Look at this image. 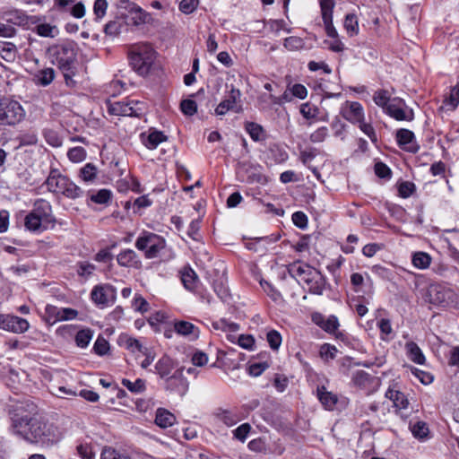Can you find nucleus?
Here are the masks:
<instances>
[{"mask_svg":"<svg viewBox=\"0 0 459 459\" xmlns=\"http://www.w3.org/2000/svg\"><path fill=\"white\" fill-rule=\"evenodd\" d=\"M371 377L364 370H357L352 374L351 380L355 385L366 386Z\"/></svg>","mask_w":459,"mask_h":459,"instance_id":"49","label":"nucleus"},{"mask_svg":"<svg viewBox=\"0 0 459 459\" xmlns=\"http://www.w3.org/2000/svg\"><path fill=\"white\" fill-rule=\"evenodd\" d=\"M347 33L350 36H355L359 33V22L358 18L353 13H348L344 19L343 24Z\"/></svg>","mask_w":459,"mask_h":459,"instance_id":"39","label":"nucleus"},{"mask_svg":"<svg viewBox=\"0 0 459 459\" xmlns=\"http://www.w3.org/2000/svg\"><path fill=\"white\" fill-rule=\"evenodd\" d=\"M373 100L376 103V105L383 108V109L385 110L387 106L391 102L392 99L387 91L379 90L374 93Z\"/></svg>","mask_w":459,"mask_h":459,"instance_id":"43","label":"nucleus"},{"mask_svg":"<svg viewBox=\"0 0 459 459\" xmlns=\"http://www.w3.org/2000/svg\"><path fill=\"white\" fill-rule=\"evenodd\" d=\"M426 300L430 304L449 307L457 305V294L450 287L433 283L430 284L426 292Z\"/></svg>","mask_w":459,"mask_h":459,"instance_id":"5","label":"nucleus"},{"mask_svg":"<svg viewBox=\"0 0 459 459\" xmlns=\"http://www.w3.org/2000/svg\"><path fill=\"white\" fill-rule=\"evenodd\" d=\"M121 383L125 387H126L131 393L134 394H141L146 388L145 381L141 378H138L134 382L129 379L123 378Z\"/></svg>","mask_w":459,"mask_h":459,"instance_id":"41","label":"nucleus"},{"mask_svg":"<svg viewBox=\"0 0 459 459\" xmlns=\"http://www.w3.org/2000/svg\"><path fill=\"white\" fill-rule=\"evenodd\" d=\"M431 261V256L426 252L419 251L412 255V264L418 269L425 270L429 268Z\"/></svg>","mask_w":459,"mask_h":459,"instance_id":"33","label":"nucleus"},{"mask_svg":"<svg viewBox=\"0 0 459 459\" xmlns=\"http://www.w3.org/2000/svg\"><path fill=\"white\" fill-rule=\"evenodd\" d=\"M218 418L226 426L231 427L239 421V417L237 412L232 411L224 410L218 413Z\"/></svg>","mask_w":459,"mask_h":459,"instance_id":"42","label":"nucleus"},{"mask_svg":"<svg viewBox=\"0 0 459 459\" xmlns=\"http://www.w3.org/2000/svg\"><path fill=\"white\" fill-rule=\"evenodd\" d=\"M140 137L143 144L150 150L156 149L160 143L166 142L168 139L161 131L158 130H150L148 133H142Z\"/></svg>","mask_w":459,"mask_h":459,"instance_id":"20","label":"nucleus"},{"mask_svg":"<svg viewBox=\"0 0 459 459\" xmlns=\"http://www.w3.org/2000/svg\"><path fill=\"white\" fill-rule=\"evenodd\" d=\"M322 19H332L333 11L335 5L334 0H319Z\"/></svg>","mask_w":459,"mask_h":459,"instance_id":"47","label":"nucleus"},{"mask_svg":"<svg viewBox=\"0 0 459 459\" xmlns=\"http://www.w3.org/2000/svg\"><path fill=\"white\" fill-rule=\"evenodd\" d=\"M241 92L238 89L231 85L230 90L225 96V99L215 108V114L217 116H223L228 111L232 110L237 113L241 111V107H238V103L240 101Z\"/></svg>","mask_w":459,"mask_h":459,"instance_id":"10","label":"nucleus"},{"mask_svg":"<svg viewBox=\"0 0 459 459\" xmlns=\"http://www.w3.org/2000/svg\"><path fill=\"white\" fill-rule=\"evenodd\" d=\"M117 343L120 347L125 348L131 353L139 356L146 355L148 353V348L143 343L129 334L122 333L117 339Z\"/></svg>","mask_w":459,"mask_h":459,"instance_id":"14","label":"nucleus"},{"mask_svg":"<svg viewBox=\"0 0 459 459\" xmlns=\"http://www.w3.org/2000/svg\"><path fill=\"white\" fill-rule=\"evenodd\" d=\"M135 247L144 251L146 258H154L165 247V240L160 235L152 232H143L135 241Z\"/></svg>","mask_w":459,"mask_h":459,"instance_id":"6","label":"nucleus"},{"mask_svg":"<svg viewBox=\"0 0 459 459\" xmlns=\"http://www.w3.org/2000/svg\"><path fill=\"white\" fill-rule=\"evenodd\" d=\"M55 56L56 65L65 71L70 69L71 65L75 59V53L74 48L68 46L59 47L56 49Z\"/></svg>","mask_w":459,"mask_h":459,"instance_id":"17","label":"nucleus"},{"mask_svg":"<svg viewBox=\"0 0 459 459\" xmlns=\"http://www.w3.org/2000/svg\"><path fill=\"white\" fill-rule=\"evenodd\" d=\"M108 8L107 0H96L93 5V13L95 15L96 21L102 19Z\"/></svg>","mask_w":459,"mask_h":459,"instance_id":"57","label":"nucleus"},{"mask_svg":"<svg viewBox=\"0 0 459 459\" xmlns=\"http://www.w3.org/2000/svg\"><path fill=\"white\" fill-rule=\"evenodd\" d=\"M105 117L101 114L99 117L88 118V126L93 128L95 134L98 136L100 143H102L103 137L106 135L105 128L103 127Z\"/></svg>","mask_w":459,"mask_h":459,"instance_id":"34","label":"nucleus"},{"mask_svg":"<svg viewBox=\"0 0 459 459\" xmlns=\"http://www.w3.org/2000/svg\"><path fill=\"white\" fill-rule=\"evenodd\" d=\"M339 325L338 318L332 315L325 318L322 329L329 333H333L338 329Z\"/></svg>","mask_w":459,"mask_h":459,"instance_id":"61","label":"nucleus"},{"mask_svg":"<svg viewBox=\"0 0 459 459\" xmlns=\"http://www.w3.org/2000/svg\"><path fill=\"white\" fill-rule=\"evenodd\" d=\"M215 329H221L226 333H237L239 330V325L236 323L228 322L225 319H221L212 324Z\"/></svg>","mask_w":459,"mask_h":459,"instance_id":"48","label":"nucleus"},{"mask_svg":"<svg viewBox=\"0 0 459 459\" xmlns=\"http://www.w3.org/2000/svg\"><path fill=\"white\" fill-rule=\"evenodd\" d=\"M304 283L307 286L308 291L316 295H322L325 287V278L316 270L312 272V274L307 279V281H305Z\"/></svg>","mask_w":459,"mask_h":459,"instance_id":"24","label":"nucleus"},{"mask_svg":"<svg viewBox=\"0 0 459 459\" xmlns=\"http://www.w3.org/2000/svg\"><path fill=\"white\" fill-rule=\"evenodd\" d=\"M300 114L306 119L315 118L318 114V108L316 106L311 105L308 102L300 105Z\"/></svg>","mask_w":459,"mask_h":459,"instance_id":"52","label":"nucleus"},{"mask_svg":"<svg viewBox=\"0 0 459 459\" xmlns=\"http://www.w3.org/2000/svg\"><path fill=\"white\" fill-rule=\"evenodd\" d=\"M113 193L109 189H100L98 191H92L90 195V200L96 204L104 205L105 207L108 206L112 201Z\"/></svg>","mask_w":459,"mask_h":459,"instance_id":"29","label":"nucleus"},{"mask_svg":"<svg viewBox=\"0 0 459 459\" xmlns=\"http://www.w3.org/2000/svg\"><path fill=\"white\" fill-rule=\"evenodd\" d=\"M246 130L254 141H259L263 133V128L260 125L253 122L246 124Z\"/></svg>","mask_w":459,"mask_h":459,"instance_id":"55","label":"nucleus"},{"mask_svg":"<svg viewBox=\"0 0 459 459\" xmlns=\"http://www.w3.org/2000/svg\"><path fill=\"white\" fill-rule=\"evenodd\" d=\"M411 430L412 435L417 438H424L429 433V428L423 421H417L411 425Z\"/></svg>","mask_w":459,"mask_h":459,"instance_id":"50","label":"nucleus"},{"mask_svg":"<svg viewBox=\"0 0 459 459\" xmlns=\"http://www.w3.org/2000/svg\"><path fill=\"white\" fill-rule=\"evenodd\" d=\"M155 368L157 370V373L162 378L167 377L171 372L170 362L168 359H160L157 362Z\"/></svg>","mask_w":459,"mask_h":459,"instance_id":"56","label":"nucleus"},{"mask_svg":"<svg viewBox=\"0 0 459 459\" xmlns=\"http://www.w3.org/2000/svg\"><path fill=\"white\" fill-rule=\"evenodd\" d=\"M260 284H261L263 290H264V292H266V294L273 301H278L281 299V293L277 290H275L274 287L271 283H269L265 281H261Z\"/></svg>","mask_w":459,"mask_h":459,"instance_id":"60","label":"nucleus"},{"mask_svg":"<svg viewBox=\"0 0 459 459\" xmlns=\"http://www.w3.org/2000/svg\"><path fill=\"white\" fill-rule=\"evenodd\" d=\"M385 396L393 401L394 405L397 409H406L409 405L407 397L400 391L388 389L385 393Z\"/></svg>","mask_w":459,"mask_h":459,"instance_id":"31","label":"nucleus"},{"mask_svg":"<svg viewBox=\"0 0 459 459\" xmlns=\"http://www.w3.org/2000/svg\"><path fill=\"white\" fill-rule=\"evenodd\" d=\"M43 223L45 222L42 220L32 214L30 212L24 219V225L26 229L30 231L39 230Z\"/></svg>","mask_w":459,"mask_h":459,"instance_id":"46","label":"nucleus"},{"mask_svg":"<svg viewBox=\"0 0 459 459\" xmlns=\"http://www.w3.org/2000/svg\"><path fill=\"white\" fill-rule=\"evenodd\" d=\"M100 459H131L129 456L121 455L112 448H104L101 452Z\"/></svg>","mask_w":459,"mask_h":459,"instance_id":"64","label":"nucleus"},{"mask_svg":"<svg viewBox=\"0 0 459 459\" xmlns=\"http://www.w3.org/2000/svg\"><path fill=\"white\" fill-rule=\"evenodd\" d=\"M167 388L184 395L188 388V383L181 371H178L167 378Z\"/></svg>","mask_w":459,"mask_h":459,"instance_id":"21","label":"nucleus"},{"mask_svg":"<svg viewBox=\"0 0 459 459\" xmlns=\"http://www.w3.org/2000/svg\"><path fill=\"white\" fill-rule=\"evenodd\" d=\"M238 344L243 349L252 351L255 346V339L250 334H240L238 337Z\"/></svg>","mask_w":459,"mask_h":459,"instance_id":"63","label":"nucleus"},{"mask_svg":"<svg viewBox=\"0 0 459 459\" xmlns=\"http://www.w3.org/2000/svg\"><path fill=\"white\" fill-rule=\"evenodd\" d=\"M47 187L56 194H62L70 198L78 197L82 190L72 182L67 177L61 175L57 170H52L46 180Z\"/></svg>","mask_w":459,"mask_h":459,"instance_id":"4","label":"nucleus"},{"mask_svg":"<svg viewBox=\"0 0 459 459\" xmlns=\"http://www.w3.org/2000/svg\"><path fill=\"white\" fill-rule=\"evenodd\" d=\"M176 422V417L173 413L164 408H159L156 411L155 423L162 429L171 427Z\"/></svg>","mask_w":459,"mask_h":459,"instance_id":"28","label":"nucleus"},{"mask_svg":"<svg viewBox=\"0 0 459 459\" xmlns=\"http://www.w3.org/2000/svg\"><path fill=\"white\" fill-rule=\"evenodd\" d=\"M316 269L308 265L307 264L301 263L299 261L293 262L288 266V273L293 278H295L299 283L307 281V279L315 272Z\"/></svg>","mask_w":459,"mask_h":459,"instance_id":"16","label":"nucleus"},{"mask_svg":"<svg viewBox=\"0 0 459 459\" xmlns=\"http://www.w3.org/2000/svg\"><path fill=\"white\" fill-rule=\"evenodd\" d=\"M53 9L59 13H70L74 18H82L85 14L84 4L76 0H54Z\"/></svg>","mask_w":459,"mask_h":459,"instance_id":"13","label":"nucleus"},{"mask_svg":"<svg viewBox=\"0 0 459 459\" xmlns=\"http://www.w3.org/2000/svg\"><path fill=\"white\" fill-rule=\"evenodd\" d=\"M397 142L407 152L415 153L419 150V145L415 142L414 134L408 129H400L396 134Z\"/></svg>","mask_w":459,"mask_h":459,"instance_id":"18","label":"nucleus"},{"mask_svg":"<svg viewBox=\"0 0 459 459\" xmlns=\"http://www.w3.org/2000/svg\"><path fill=\"white\" fill-rule=\"evenodd\" d=\"M3 104L0 124L13 126L24 118L25 111L18 101L3 98Z\"/></svg>","mask_w":459,"mask_h":459,"instance_id":"8","label":"nucleus"},{"mask_svg":"<svg viewBox=\"0 0 459 459\" xmlns=\"http://www.w3.org/2000/svg\"><path fill=\"white\" fill-rule=\"evenodd\" d=\"M44 137L47 143L53 147H59L62 145V139L58 136L56 132L47 129L44 131Z\"/></svg>","mask_w":459,"mask_h":459,"instance_id":"59","label":"nucleus"},{"mask_svg":"<svg viewBox=\"0 0 459 459\" xmlns=\"http://www.w3.org/2000/svg\"><path fill=\"white\" fill-rule=\"evenodd\" d=\"M36 32L41 37L55 38L59 30L56 26L48 23H41L36 27Z\"/></svg>","mask_w":459,"mask_h":459,"instance_id":"44","label":"nucleus"},{"mask_svg":"<svg viewBox=\"0 0 459 459\" xmlns=\"http://www.w3.org/2000/svg\"><path fill=\"white\" fill-rule=\"evenodd\" d=\"M182 282L186 289L194 291L198 285V278L195 272L191 268H186L181 275Z\"/></svg>","mask_w":459,"mask_h":459,"instance_id":"32","label":"nucleus"},{"mask_svg":"<svg viewBox=\"0 0 459 459\" xmlns=\"http://www.w3.org/2000/svg\"><path fill=\"white\" fill-rule=\"evenodd\" d=\"M17 436L33 444L52 445L57 440L55 428L39 414L26 423Z\"/></svg>","mask_w":459,"mask_h":459,"instance_id":"1","label":"nucleus"},{"mask_svg":"<svg viewBox=\"0 0 459 459\" xmlns=\"http://www.w3.org/2000/svg\"><path fill=\"white\" fill-rule=\"evenodd\" d=\"M91 299L99 308L103 309L115 303L117 290L110 284H98L91 290Z\"/></svg>","mask_w":459,"mask_h":459,"instance_id":"7","label":"nucleus"},{"mask_svg":"<svg viewBox=\"0 0 459 459\" xmlns=\"http://www.w3.org/2000/svg\"><path fill=\"white\" fill-rule=\"evenodd\" d=\"M128 56L133 69L141 75H145L149 73L155 60V51L153 48L146 42L131 45Z\"/></svg>","mask_w":459,"mask_h":459,"instance_id":"2","label":"nucleus"},{"mask_svg":"<svg viewBox=\"0 0 459 459\" xmlns=\"http://www.w3.org/2000/svg\"><path fill=\"white\" fill-rule=\"evenodd\" d=\"M48 390L53 395L58 398H65L68 395H76V392L74 390L64 385H58L54 380L50 381Z\"/></svg>","mask_w":459,"mask_h":459,"instance_id":"38","label":"nucleus"},{"mask_svg":"<svg viewBox=\"0 0 459 459\" xmlns=\"http://www.w3.org/2000/svg\"><path fill=\"white\" fill-rule=\"evenodd\" d=\"M175 332L190 340H196L199 337V329L194 324L187 321H177L174 323Z\"/></svg>","mask_w":459,"mask_h":459,"instance_id":"22","label":"nucleus"},{"mask_svg":"<svg viewBox=\"0 0 459 459\" xmlns=\"http://www.w3.org/2000/svg\"><path fill=\"white\" fill-rule=\"evenodd\" d=\"M30 327L29 322L17 316L9 315L5 331L14 333H23Z\"/></svg>","mask_w":459,"mask_h":459,"instance_id":"26","label":"nucleus"},{"mask_svg":"<svg viewBox=\"0 0 459 459\" xmlns=\"http://www.w3.org/2000/svg\"><path fill=\"white\" fill-rule=\"evenodd\" d=\"M408 358L414 363L423 365L425 363V356L420 348L413 342H409L405 345Z\"/></svg>","mask_w":459,"mask_h":459,"instance_id":"30","label":"nucleus"},{"mask_svg":"<svg viewBox=\"0 0 459 459\" xmlns=\"http://www.w3.org/2000/svg\"><path fill=\"white\" fill-rule=\"evenodd\" d=\"M67 156L71 161L77 163L85 159L86 152L83 147L78 146L70 149L67 152Z\"/></svg>","mask_w":459,"mask_h":459,"instance_id":"51","label":"nucleus"},{"mask_svg":"<svg viewBox=\"0 0 459 459\" xmlns=\"http://www.w3.org/2000/svg\"><path fill=\"white\" fill-rule=\"evenodd\" d=\"M266 339H267V342H268L270 347L273 350H278L279 347L281 346V336L277 331L272 330V331L268 332Z\"/></svg>","mask_w":459,"mask_h":459,"instance_id":"62","label":"nucleus"},{"mask_svg":"<svg viewBox=\"0 0 459 459\" xmlns=\"http://www.w3.org/2000/svg\"><path fill=\"white\" fill-rule=\"evenodd\" d=\"M9 415L12 421V429L14 434L24 429L26 423L36 418L39 413L38 406L29 400L19 401L12 404L9 408Z\"/></svg>","mask_w":459,"mask_h":459,"instance_id":"3","label":"nucleus"},{"mask_svg":"<svg viewBox=\"0 0 459 459\" xmlns=\"http://www.w3.org/2000/svg\"><path fill=\"white\" fill-rule=\"evenodd\" d=\"M121 4H125L121 5V7L128 10V13L124 14L128 27H139L150 22L151 15L134 3L126 0L121 1Z\"/></svg>","mask_w":459,"mask_h":459,"instance_id":"9","label":"nucleus"},{"mask_svg":"<svg viewBox=\"0 0 459 459\" xmlns=\"http://www.w3.org/2000/svg\"><path fill=\"white\" fill-rule=\"evenodd\" d=\"M30 212L46 223H49L54 221L51 205L48 201L44 199H38L34 203Z\"/></svg>","mask_w":459,"mask_h":459,"instance_id":"19","label":"nucleus"},{"mask_svg":"<svg viewBox=\"0 0 459 459\" xmlns=\"http://www.w3.org/2000/svg\"><path fill=\"white\" fill-rule=\"evenodd\" d=\"M17 48L12 42L0 41V56L7 62H12L16 57Z\"/></svg>","mask_w":459,"mask_h":459,"instance_id":"35","label":"nucleus"},{"mask_svg":"<svg viewBox=\"0 0 459 459\" xmlns=\"http://www.w3.org/2000/svg\"><path fill=\"white\" fill-rule=\"evenodd\" d=\"M138 102H107L108 113L115 116L139 117L141 109Z\"/></svg>","mask_w":459,"mask_h":459,"instance_id":"12","label":"nucleus"},{"mask_svg":"<svg viewBox=\"0 0 459 459\" xmlns=\"http://www.w3.org/2000/svg\"><path fill=\"white\" fill-rule=\"evenodd\" d=\"M54 78L55 71L52 68L42 69L39 71L34 76L36 83L42 86H48L50 84Z\"/></svg>","mask_w":459,"mask_h":459,"instance_id":"36","label":"nucleus"},{"mask_svg":"<svg viewBox=\"0 0 459 459\" xmlns=\"http://www.w3.org/2000/svg\"><path fill=\"white\" fill-rule=\"evenodd\" d=\"M117 264L124 267L139 268L141 261L139 256L133 249L122 250L117 256Z\"/></svg>","mask_w":459,"mask_h":459,"instance_id":"23","label":"nucleus"},{"mask_svg":"<svg viewBox=\"0 0 459 459\" xmlns=\"http://www.w3.org/2000/svg\"><path fill=\"white\" fill-rule=\"evenodd\" d=\"M385 112L399 121H411L413 119L412 110L409 109L403 100L400 98L392 99Z\"/></svg>","mask_w":459,"mask_h":459,"instance_id":"11","label":"nucleus"},{"mask_svg":"<svg viewBox=\"0 0 459 459\" xmlns=\"http://www.w3.org/2000/svg\"><path fill=\"white\" fill-rule=\"evenodd\" d=\"M447 109H455L459 104V83L454 86L449 93V96L444 101Z\"/></svg>","mask_w":459,"mask_h":459,"instance_id":"45","label":"nucleus"},{"mask_svg":"<svg viewBox=\"0 0 459 459\" xmlns=\"http://www.w3.org/2000/svg\"><path fill=\"white\" fill-rule=\"evenodd\" d=\"M327 136L328 128L326 126H321L309 135V140L313 143H320L324 142Z\"/></svg>","mask_w":459,"mask_h":459,"instance_id":"54","label":"nucleus"},{"mask_svg":"<svg viewBox=\"0 0 459 459\" xmlns=\"http://www.w3.org/2000/svg\"><path fill=\"white\" fill-rule=\"evenodd\" d=\"M92 352L98 356H105L110 353V344L103 336H98L92 347Z\"/></svg>","mask_w":459,"mask_h":459,"instance_id":"37","label":"nucleus"},{"mask_svg":"<svg viewBox=\"0 0 459 459\" xmlns=\"http://www.w3.org/2000/svg\"><path fill=\"white\" fill-rule=\"evenodd\" d=\"M180 109L186 116H193L197 111V104L193 100H184L181 101Z\"/></svg>","mask_w":459,"mask_h":459,"instance_id":"53","label":"nucleus"},{"mask_svg":"<svg viewBox=\"0 0 459 459\" xmlns=\"http://www.w3.org/2000/svg\"><path fill=\"white\" fill-rule=\"evenodd\" d=\"M283 46L290 51H294L303 47V40L299 37H288L284 39Z\"/></svg>","mask_w":459,"mask_h":459,"instance_id":"58","label":"nucleus"},{"mask_svg":"<svg viewBox=\"0 0 459 459\" xmlns=\"http://www.w3.org/2000/svg\"><path fill=\"white\" fill-rule=\"evenodd\" d=\"M342 116L352 124H359L364 120V109L357 101H346L341 109Z\"/></svg>","mask_w":459,"mask_h":459,"instance_id":"15","label":"nucleus"},{"mask_svg":"<svg viewBox=\"0 0 459 459\" xmlns=\"http://www.w3.org/2000/svg\"><path fill=\"white\" fill-rule=\"evenodd\" d=\"M129 27L125 19L124 14H121L119 17L116 18L113 21H110L105 26V32L109 36H118L123 32H126Z\"/></svg>","mask_w":459,"mask_h":459,"instance_id":"25","label":"nucleus"},{"mask_svg":"<svg viewBox=\"0 0 459 459\" xmlns=\"http://www.w3.org/2000/svg\"><path fill=\"white\" fill-rule=\"evenodd\" d=\"M46 321L51 325L62 321L61 307L47 305L45 308Z\"/></svg>","mask_w":459,"mask_h":459,"instance_id":"40","label":"nucleus"},{"mask_svg":"<svg viewBox=\"0 0 459 459\" xmlns=\"http://www.w3.org/2000/svg\"><path fill=\"white\" fill-rule=\"evenodd\" d=\"M316 395L322 405L326 410H333L338 401L336 394L327 391V389L324 385H321L317 386L316 388Z\"/></svg>","mask_w":459,"mask_h":459,"instance_id":"27","label":"nucleus"}]
</instances>
